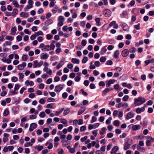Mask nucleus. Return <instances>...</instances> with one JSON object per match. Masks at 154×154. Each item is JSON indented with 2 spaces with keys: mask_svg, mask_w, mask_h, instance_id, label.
Listing matches in <instances>:
<instances>
[{
  "mask_svg": "<svg viewBox=\"0 0 154 154\" xmlns=\"http://www.w3.org/2000/svg\"><path fill=\"white\" fill-rule=\"evenodd\" d=\"M134 104L136 106H139L143 104L146 101L145 99L142 97H139L137 98H134Z\"/></svg>",
  "mask_w": 154,
  "mask_h": 154,
  "instance_id": "f257e3e1",
  "label": "nucleus"
},
{
  "mask_svg": "<svg viewBox=\"0 0 154 154\" xmlns=\"http://www.w3.org/2000/svg\"><path fill=\"white\" fill-rule=\"evenodd\" d=\"M103 14L106 17H109L111 15V11L108 9H105L103 11Z\"/></svg>",
  "mask_w": 154,
  "mask_h": 154,
  "instance_id": "f03ea898",
  "label": "nucleus"
},
{
  "mask_svg": "<svg viewBox=\"0 0 154 154\" xmlns=\"http://www.w3.org/2000/svg\"><path fill=\"white\" fill-rule=\"evenodd\" d=\"M132 143V140L131 139H128L126 142V150L130 148V146Z\"/></svg>",
  "mask_w": 154,
  "mask_h": 154,
  "instance_id": "7ed1b4c3",
  "label": "nucleus"
},
{
  "mask_svg": "<svg viewBox=\"0 0 154 154\" xmlns=\"http://www.w3.org/2000/svg\"><path fill=\"white\" fill-rule=\"evenodd\" d=\"M63 88V85H57L55 87L54 91L57 92H59Z\"/></svg>",
  "mask_w": 154,
  "mask_h": 154,
  "instance_id": "20e7f679",
  "label": "nucleus"
},
{
  "mask_svg": "<svg viewBox=\"0 0 154 154\" xmlns=\"http://www.w3.org/2000/svg\"><path fill=\"white\" fill-rule=\"evenodd\" d=\"M43 63L42 61H40L38 63L37 61H34L33 66L34 68H36L37 66L40 67L42 65Z\"/></svg>",
  "mask_w": 154,
  "mask_h": 154,
  "instance_id": "39448f33",
  "label": "nucleus"
},
{
  "mask_svg": "<svg viewBox=\"0 0 154 154\" xmlns=\"http://www.w3.org/2000/svg\"><path fill=\"white\" fill-rule=\"evenodd\" d=\"M37 125L35 123H32L30 125L29 128V131H32L35 128H36Z\"/></svg>",
  "mask_w": 154,
  "mask_h": 154,
  "instance_id": "423d86ee",
  "label": "nucleus"
},
{
  "mask_svg": "<svg viewBox=\"0 0 154 154\" xmlns=\"http://www.w3.org/2000/svg\"><path fill=\"white\" fill-rule=\"evenodd\" d=\"M26 66V63L25 62H23L22 64L18 65V69L19 70H23Z\"/></svg>",
  "mask_w": 154,
  "mask_h": 154,
  "instance_id": "0eeeda50",
  "label": "nucleus"
},
{
  "mask_svg": "<svg viewBox=\"0 0 154 154\" xmlns=\"http://www.w3.org/2000/svg\"><path fill=\"white\" fill-rule=\"evenodd\" d=\"M40 57L41 59H47L48 57V55L46 53H43L41 54Z\"/></svg>",
  "mask_w": 154,
  "mask_h": 154,
  "instance_id": "6e6552de",
  "label": "nucleus"
},
{
  "mask_svg": "<svg viewBox=\"0 0 154 154\" xmlns=\"http://www.w3.org/2000/svg\"><path fill=\"white\" fill-rule=\"evenodd\" d=\"M119 149V147L117 146H114L112 149L111 152V154H115L116 152Z\"/></svg>",
  "mask_w": 154,
  "mask_h": 154,
  "instance_id": "1a4fd4ad",
  "label": "nucleus"
},
{
  "mask_svg": "<svg viewBox=\"0 0 154 154\" xmlns=\"http://www.w3.org/2000/svg\"><path fill=\"white\" fill-rule=\"evenodd\" d=\"M134 114L131 112H130L128 113L126 116V119H129L134 117Z\"/></svg>",
  "mask_w": 154,
  "mask_h": 154,
  "instance_id": "9d476101",
  "label": "nucleus"
},
{
  "mask_svg": "<svg viewBox=\"0 0 154 154\" xmlns=\"http://www.w3.org/2000/svg\"><path fill=\"white\" fill-rule=\"evenodd\" d=\"M11 35H15L16 31H17L16 28L15 26L12 27L11 28Z\"/></svg>",
  "mask_w": 154,
  "mask_h": 154,
  "instance_id": "9b49d317",
  "label": "nucleus"
},
{
  "mask_svg": "<svg viewBox=\"0 0 154 154\" xmlns=\"http://www.w3.org/2000/svg\"><path fill=\"white\" fill-rule=\"evenodd\" d=\"M140 128V126L139 125H133L132 127V129L133 131H136L139 130Z\"/></svg>",
  "mask_w": 154,
  "mask_h": 154,
  "instance_id": "f8f14e48",
  "label": "nucleus"
},
{
  "mask_svg": "<svg viewBox=\"0 0 154 154\" xmlns=\"http://www.w3.org/2000/svg\"><path fill=\"white\" fill-rule=\"evenodd\" d=\"M50 50H51V48L49 45L45 46L44 48L42 49V50L44 51H49Z\"/></svg>",
  "mask_w": 154,
  "mask_h": 154,
  "instance_id": "ddd939ff",
  "label": "nucleus"
},
{
  "mask_svg": "<svg viewBox=\"0 0 154 154\" xmlns=\"http://www.w3.org/2000/svg\"><path fill=\"white\" fill-rule=\"evenodd\" d=\"M53 23V20H52L49 19L47 20L44 23V25L46 26H48L49 25Z\"/></svg>",
  "mask_w": 154,
  "mask_h": 154,
  "instance_id": "4468645a",
  "label": "nucleus"
},
{
  "mask_svg": "<svg viewBox=\"0 0 154 154\" xmlns=\"http://www.w3.org/2000/svg\"><path fill=\"white\" fill-rule=\"evenodd\" d=\"M71 62L74 63L79 64L80 62L79 60L75 58H72L71 60Z\"/></svg>",
  "mask_w": 154,
  "mask_h": 154,
  "instance_id": "2eb2a0df",
  "label": "nucleus"
},
{
  "mask_svg": "<svg viewBox=\"0 0 154 154\" xmlns=\"http://www.w3.org/2000/svg\"><path fill=\"white\" fill-rule=\"evenodd\" d=\"M106 51L107 49L106 48V47H103L102 48L100 53L102 55H103L104 54L106 53Z\"/></svg>",
  "mask_w": 154,
  "mask_h": 154,
  "instance_id": "dca6fc26",
  "label": "nucleus"
},
{
  "mask_svg": "<svg viewBox=\"0 0 154 154\" xmlns=\"http://www.w3.org/2000/svg\"><path fill=\"white\" fill-rule=\"evenodd\" d=\"M20 15L21 17L27 18L28 17L29 14L27 13H24V12H22L20 13Z\"/></svg>",
  "mask_w": 154,
  "mask_h": 154,
  "instance_id": "f3484780",
  "label": "nucleus"
},
{
  "mask_svg": "<svg viewBox=\"0 0 154 154\" xmlns=\"http://www.w3.org/2000/svg\"><path fill=\"white\" fill-rule=\"evenodd\" d=\"M137 150L142 152L145 151L146 150L145 148L144 147H141L139 145L137 146Z\"/></svg>",
  "mask_w": 154,
  "mask_h": 154,
  "instance_id": "a211bd4d",
  "label": "nucleus"
},
{
  "mask_svg": "<svg viewBox=\"0 0 154 154\" xmlns=\"http://www.w3.org/2000/svg\"><path fill=\"white\" fill-rule=\"evenodd\" d=\"M34 148L37 149L38 151H40L43 148V147L42 146H36L34 147Z\"/></svg>",
  "mask_w": 154,
  "mask_h": 154,
  "instance_id": "6ab92c4d",
  "label": "nucleus"
},
{
  "mask_svg": "<svg viewBox=\"0 0 154 154\" xmlns=\"http://www.w3.org/2000/svg\"><path fill=\"white\" fill-rule=\"evenodd\" d=\"M147 119L146 118H145L144 119L143 121V122L142 125L143 126V127H145L147 125Z\"/></svg>",
  "mask_w": 154,
  "mask_h": 154,
  "instance_id": "aec40b11",
  "label": "nucleus"
},
{
  "mask_svg": "<svg viewBox=\"0 0 154 154\" xmlns=\"http://www.w3.org/2000/svg\"><path fill=\"white\" fill-rule=\"evenodd\" d=\"M95 20L96 22L97 25L98 26H100L101 25V23L100 22V18H97L95 19Z\"/></svg>",
  "mask_w": 154,
  "mask_h": 154,
  "instance_id": "412c9836",
  "label": "nucleus"
},
{
  "mask_svg": "<svg viewBox=\"0 0 154 154\" xmlns=\"http://www.w3.org/2000/svg\"><path fill=\"white\" fill-rule=\"evenodd\" d=\"M63 61H61L60 63H59L56 66V68L57 69H60V68L63 65Z\"/></svg>",
  "mask_w": 154,
  "mask_h": 154,
  "instance_id": "4be33fe9",
  "label": "nucleus"
},
{
  "mask_svg": "<svg viewBox=\"0 0 154 154\" xmlns=\"http://www.w3.org/2000/svg\"><path fill=\"white\" fill-rule=\"evenodd\" d=\"M106 130V128L105 127L102 128L100 131V135H103V134L105 133V131Z\"/></svg>",
  "mask_w": 154,
  "mask_h": 154,
  "instance_id": "5701e85b",
  "label": "nucleus"
},
{
  "mask_svg": "<svg viewBox=\"0 0 154 154\" xmlns=\"http://www.w3.org/2000/svg\"><path fill=\"white\" fill-rule=\"evenodd\" d=\"M36 37L39 35H43V32L41 31H39L35 32L34 33Z\"/></svg>",
  "mask_w": 154,
  "mask_h": 154,
  "instance_id": "b1692460",
  "label": "nucleus"
},
{
  "mask_svg": "<svg viewBox=\"0 0 154 154\" xmlns=\"http://www.w3.org/2000/svg\"><path fill=\"white\" fill-rule=\"evenodd\" d=\"M64 109V108H62L59 111H56L55 113L56 115V116H58L62 112Z\"/></svg>",
  "mask_w": 154,
  "mask_h": 154,
  "instance_id": "393cba45",
  "label": "nucleus"
},
{
  "mask_svg": "<svg viewBox=\"0 0 154 154\" xmlns=\"http://www.w3.org/2000/svg\"><path fill=\"white\" fill-rule=\"evenodd\" d=\"M18 75H19V78L20 79H22L21 80V81L23 82V79L24 77V75L23 74V73H20L18 74Z\"/></svg>",
  "mask_w": 154,
  "mask_h": 154,
  "instance_id": "a878e982",
  "label": "nucleus"
},
{
  "mask_svg": "<svg viewBox=\"0 0 154 154\" xmlns=\"http://www.w3.org/2000/svg\"><path fill=\"white\" fill-rule=\"evenodd\" d=\"M12 3L14 6L17 8H18L19 6V5L16 0L14 1Z\"/></svg>",
  "mask_w": 154,
  "mask_h": 154,
  "instance_id": "bb28decb",
  "label": "nucleus"
},
{
  "mask_svg": "<svg viewBox=\"0 0 154 154\" xmlns=\"http://www.w3.org/2000/svg\"><path fill=\"white\" fill-rule=\"evenodd\" d=\"M18 13V11L16 9H14L12 12V14H13L12 15L13 16H15Z\"/></svg>",
  "mask_w": 154,
  "mask_h": 154,
  "instance_id": "cd10ccee",
  "label": "nucleus"
},
{
  "mask_svg": "<svg viewBox=\"0 0 154 154\" xmlns=\"http://www.w3.org/2000/svg\"><path fill=\"white\" fill-rule=\"evenodd\" d=\"M113 124L114 125L118 127L119 125V122L118 120H116L114 121L113 122Z\"/></svg>",
  "mask_w": 154,
  "mask_h": 154,
  "instance_id": "c85d7f7f",
  "label": "nucleus"
},
{
  "mask_svg": "<svg viewBox=\"0 0 154 154\" xmlns=\"http://www.w3.org/2000/svg\"><path fill=\"white\" fill-rule=\"evenodd\" d=\"M9 113V110L8 109H6L3 112V116H7Z\"/></svg>",
  "mask_w": 154,
  "mask_h": 154,
  "instance_id": "c756f323",
  "label": "nucleus"
},
{
  "mask_svg": "<svg viewBox=\"0 0 154 154\" xmlns=\"http://www.w3.org/2000/svg\"><path fill=\"white\" fill-rule=\"evenodd\" d=\"M119 52L118 50H117L115 51L114 53V56L115 58H118L119 56Z\"/></svg>",
  "mask_w": 154,
  "mask_h": 154,
  "instance_id": "7c9ffc66",
  "label": "nucleus"
},
{
  "mask_svg": "<svg viewBox=\"0 0 154 154\" xmlns=\"http://www.w3.org/2000/svg\"><path fill=\"white\" fill-rule=\"evenodd\" d=\"M112 119V117H109L108 119H107L106 122V123L107 125L111 123V121Z\"/></svg>",
  "mask_w": 154,
  "mask_h": 154,
  "instance_id": "2f4dec72",
  "label": "nucleus"
},
{
  "mask_svg": "<svg viewBox=\"0 0 154 154\" xmlns=\"http://www.w3.org/2000/svg\"><path fill=\"white\" fill-rule=\"evenodd\" d=\"M129 51L131 53H134L137 51V49L134 47H133L129 50Z\"/></svg>",
  "mask_w": 154,
  "mask_h": 154,
  "instance_id": "473e14b6",
  "label": "nucleus"
},
{
  "mask_svg": "<svg viewBox=\"0 0 154 154\" xmlns=\"http://www.w3.org/2000/svg\"><path fill=\"white\" fill-rule=\"evenodd\" d=\"M70 110L69 108H67L65 109L63 112V114L66 115L69 112Z\"/></svg>",
  "mask_w": 154,
  "mask_h": 154,
  "instance_id": "72a5a7b5",
  "label": "nucleus"
},
{
  "mask_svg": "<svg viewBox=\"0 0 154 154\" xmlns=\"http://www.w3.org/2000/svg\"><path fill=\"white\" fill-rule=\"evenodd\" d=\"M88 60V57H85L82 60V63H85Z\"/></svg>",
  "mask_w": 154,
  "mask_h": 154,
  "instance_id": "f704fd0d",
  "label": "nucleus"
},
{
  "mask_svg": "<svg viewBox=\"0 0 154 154\" xmlns=\"http://www.w3.org/2000/svg\"><path fill=\"white\" fill-rule=\"evenodd\" d=\"M106 60V58L105 57H102L100 59V61L101 62H104Z\"/></svg>",
  "mask_w": 154,
  "mask_h": 154,
  "instance_id": "c9c22d12",
  "label": "nucleus"
},
{
  "mask_svg": "<svg viewBox=\"0 0 154 154\" xmlns=\"http://www.w3.org/2000/svg\"><path fill=\"white\" fill-rule=\"evenodd\" d=\"M18 80V78L17 77L13 76L11 78V81L14 82H15Z\"/></svg>",
  "mask_w": 154,
  "mask_h": 154,
  "instance_id": "e433bc0d",
  "label": "nucleus"
},
{
  "mask_svg": "<svg viewBox=\"0 0 154 154\" xmlns=\"http://www.w3.org/2000/svg\"><path fill=\"white\" fill-rule=\"evenodd\" d=\"M57 152L59 154H63L64 153V151L62 149H58L57 150Z\"/></svg>",
  "mask_w": 154,
  "mask_h": 154,
  "instance_id": "4c0bfd02",
  "label": "nucleus"
},
{
  "mask_svg": "<svg viewBox=\"0 0 154 154\" xmlns=\"http://www.w3.org/2000/svg\"><path fill=\"white\" fill-rule=\"evenodd\" d=\"M28 58L27 56L26 55H23L22 57V60L23 61H26Z\"/></svg>",
  "mask_w": 154,
  "mask_h": 154,
  "instance_id": "58836bf2",
  "label": "nucleus"
},
{
  "mask_svg": "<svg viewBox=\"0 0 154 154\" xmlns=\"http://www.w3.org/2000/svg\"><path fill=\"white\" fill-rule=\"evenodd\" d=\"M45 116L46 114L44 112H41L39 115V116L41 117H44Z\"/></svg>",
  "mask_w": 154,
  "mask_h": 154,
  "instance_id": "ea45409f",
  "label": "nucleus"
},
{
  "mask_svg": "<svg viewBox=\"0 0 154 154\" xmlns=\"http://www.w3.org/2000/svg\"><path fill=\"white\" fill-rule=\"evenodd\" d=\"M140 23H138L137 25H135L134 26V28L137 30H139L140 29Z\"/></svg>",
  "mask_w": 154,
  "mask_h": 154,
  "instance_id": "a19ab883",
  "label": "nucleus"
},
{
  "mask_svg": "<svg viewBox=\"0 0 154 154\" xmlns=\"http://www.w3.org/2000/svg\"><path fill=\"white\" fill-rule=\"evenodd\" d=\"M146 137L147 139H149V140L150 142H154V138L150 136H148Z\"/></svg>",
  "mask_w": 154,
  "mask_h": 154,
  "instance_id": "79ce46f5",
  "label": "nucleus"
},
{
  "mask_svg": "<svg viewBox=\"0 0 154 154\" xmlns=\"http://www.w3.org/2000/svg\"><path fill=\"white\" fill-rule=\"evenodd\" d=\"M6 39L9 41H12L13 40V37L12 36L7 35L5 37Z\"/></svg>",
  "mask_w": 154,
  "mask_h": 154,
  "instance_id": "37998d69",
  "label": "nucleus"
},
{
  "mask_svg": "<svg viewBox=\"0 0 154 154\" xmlns=\"http://www.w3.org/2000/svg\"><path fill=\"white\" fill-rule=\"evenodd\" d=\"M60 122L63 124H66L67 122V120L64 119H60Z\"/></svg>",
  "mask_w": 154,
  "mask_h": 154,
  "instance_id": "c03bdc74",
  "label": "nucleus"
},
{
  "mask_svg": "<svg viewBox=\"0 0 154 154\" xmlns=\"http://www.w3.org/2000/svg\"><path fill=\"white\" fill-rule=\"evenodd\" d=\"M58 20L59 21H64V18L63 16H60L58 17Z\"/></svg>",
  "mask_w": 154,
  "mask_h": 154,
  "instance_id": "a18cd8bd",
  "label": "nucleus"
},
{
  "mask_svg": "<svg viewBox=\"0 0 154 154\" xmlns=\"http://www.w3.org/2000/svg\"><path fill=\"white\" fill-rule=\"evenodd\" d=\"M38 102L41 104H43L45 103L46 101L43 99L41 98L39 100Z\"/></svg>",
  "mask_w": 154,
  "mask_h": 154,
  "instance_id": "49530a36",
  "label": "nucleus"
},
{
  "mask_svg": "<svg viewBox=\"0 0 154 154\" xmlns=\"http://www.w3.org/2000/svg\"><path fill=\"white\" fill-rule=\"evenodd\" d=\"M140 63H141V61H140V60H136L135 62V64L136 66H138V65H139L140 64Z\"/></svg>",
  "mask_w": 154,
  "mask_h": 154,
  "instance_id": "de8ad7c7",
  "label": "nucleus"
},
{
  "mask_svg": "<svg viewBox=\"0 0 154 154\" xmlns=\"http://www.w3.org/2000/svg\"><path fill=\"white\" fill-rule=\"evenodd\" d=\"M109 88H106L103 91V93L104 95H106L109 91Z\"/></svg>",
  "mask_w": 154,
  "mask_h": 154,
  "instance_id": "09e8293b",
  "label": "nucleus"
},
{
  "mask_svg": "<svg viewBox=\"0 0 154 154\" xmlns=\"http://www.w3.org/2000/svg\"><path fill=\"white\" fill-rule=\"evenodd\" d=\"M54 99L52 97H49L48 98L47 100L49 102H54Z\"/></svg>",
  "mask_w": 154,
  "mask_h": 154,
  "instance_id": "8fccbe9b",
  "label": "nucleus"
},
{
  "mask_svg": "<svg viewBox=\"0 0 154 154\" xmlns=\"http://www.w3.org/2000/svg\"><path fill=\"white\" fill-rule=\"evenodd\" d=\"M97 117H95L94 116H93L92 117V119L91 121V123H92L93 122H95L97 120Z\"/></svg>",
  "mask_w": 154,
  "mask_h": 154,
  "instance_id": "3c124183",
  "label": "nucleus"
},
{
  "mask_svg": "<svg viewBox=\"0 0 154 154\" xmlns=\"http://www.w3.org/2000/svg\"><path fill=\"white\" fill-rule=\"evenodd\" d=\"M10 94L11 95H13L14 94H17V93L16 92V91H15V90H14L13 91H10Z\"/></svg>",
  "mask_w": 154,
  "mask_h": 154,
  "instance_id": "603ef678",
  "label": "nucleus"
},
{
  "mask_svg": "<svg viewBox=\"0 0 154 154\" xmlns=\"http://www.w3.org/2000/svg\"><path fill=\"white\" fill-rule=\"evenodd\" d=\"M20 86L19 84H16L15 85V86L14 88V90H15V91H17L20 88Z\"/></svg>",
  "mask_w": 154,
  "mask_h": 154,
  "instance_id": "864d4df0",
  "label": "nucleus"
},
{
  "mask_svg": "<svg viewBox=\"0 0 154 154\" xmlns=\"http://www.w3.org/2000/svg\"><path fill=\"white\" fill-rule=\"evenodd\" d=\"M86 127L85 126H83L80 128V131H85L86 129Z\"/></svg>",
  "mask_w": 154,
  "mask_h": 154,
  "instance_id": "5fc2aeb1",
  "label": "nucleus"
},
{
  "mask_svg": "<svg viewBox=\"0 0 154 154\" xmlns=\"http://www.w3.org/2000/svg\"><path fill=\"white\" fill-rule=\"evenodd\" d=\"M123 38V36L122 35H119L117 36V39L118 40L122 39Z\"/></svg>",
  "mask_w": 154,
  "mask_h": 154,
  "instance_id": "6e6d98bb",
  "label": "nucleus"
},
{
  "mask_svg": "<svg viewBox=\"0 0 154 154\" xmlns=\"http://www.w3.org/2000/svg\"><path fill=\"white\" fill-rule=\"evenodd\" d=\"M36 118V116L35 115H31L30 116L29 118L31 119H35Z\"/></svg>",
  "mask_w": 154,
  "mask_h": 154,
  "instance_id": "4d7b16f0",
  "label": "nucleus"
},
{
  "mask_svg": "<svg viewBox=\"0 0 154 154\" xmlns=\"http://www.w3.org/2000/svg\"><path fill=\"white\" fill-rule=\"evenodd\" d=\"M80 91L82 92V94L83 95L86 96L88 95V94L87 92H85L83 89H81Z\"/></svg>",
  "mask_w": 154,
  "mask_h": 154,
  "instance_id": "13d9d810",
  "label": "nucleus"
},
{
  "mask_svg": "<svg viewBox=\"0 0 154 154\" xmlns=\"http://www.w3.org/2000/svg\"><path fill=\"white\" fill-rule=\"evenodd\" d=\"M89 81L87 80H85L84 82V84L86 86H88L89 85Z\"/></svg>",
  "mask_w": 154,
  "mask_h": 154,
  "instance_id": "bf43d9fd",
  "label": "nucleus"
},
{
  "mask_svg": "<svg viewBox=\"0 0 154 154\" xmlns=\"http://www.w3.org/2000/svg\"><path fill=\"white\" fill-rule=\"evenodd\" d=\"M24 33L27 34H30L31 32H30L29 30L27 29H26L24 30Z\"/></svg>",
  "mask_w": 154,
  "mask_h": 154,
  "instance_id": "052dcab7",
  "label": "nucleus"
},
{
  "mask_svg": "<svg viewBox=\"0 0 154 154\" xmlns=\"http://www.w3.org/2000/svg\"><path fill=\"white\" fill-rule=\"evenodd\" d=\"M141 79L143 81H145L146 79V75H142L141 76Z\"/></svg>",
  "mask_w": 154,
  "mask_h": 154,
  "instance_id": "680f3d73",
  "label": "nucleus"
},
{
  "mask_svg": "<svg viewBox=\"0 0 154 154\" xmlns=\"http://www.w3.org/2000/svg\"><path fill=\"white\" fill-rule=\"evenodd\" d=\"M92 133L94 135L95 137H96L98 133V130H96L93 131Z\"/></svg>",
  "mask_w": 154,
  "mask_h": 154,
  "instance_id": "e2e57ef3",
  "label": "nucleus"
},
{
  "mask_svg": "<svg viewBox=\"0 0 154 154\" xmlns=\"http://www.w3.org/2000/svg\"><path fill=\"white\" fill-rule=\"evenodd\" d=\"M146 144L147 146H151V142L149 140H147L146 141Z\"/></svg>",
  "mask_w": 154,
  "mask_h": 154,
  "instance_id": "0e129e2a",
  "label": "nucleus"
},
{
  "mask_svg": "<svg viewBox=\"0 0 154 154\" xmlns=\"http://www.w3.org/2000/svg\"><path fill=\"white\" fill-rule=\"evenodd\" d=\"M52 82V79L51 78L48 79L46 81V83L47 84H50Z\"/></svg>",
  "mask_w": 154,
  "mask_h": 154,
  "instance_id": "69168bd1",
  "label": "nucleus"
},
{
  "mask_svg": "<svg viewBox=\"0 0 154 154\" xmlns=\"http://www.w3.org/2000/svg\"><path fill=\"white\" fill-rule=\"evenodd\" d=\"M87 136H85L84 137L82 138L81 139V141L82 142H83L86 140L87 139Z\"/></svg>",
  "mask_w": 154,
  "mask_h": 154,
  "instance_id": "338daca9",
  "label": "nucleus"
},
{
  "mask_svg": "<svg viewBox=\"0 0 154 154\" xmlns=\"http://www.w3.org/2000/svg\"><path fill=\"white\" fill-rule=\"evenodd\" d=\"M136 16H132L131 17V20L132 22H134L136 20Z\"/></svg>",
  "mask_w": 154,
  "mask_h": 154,
  "instance_id": "774afa93",
  "label": "nucleus"
}]
</instances>
